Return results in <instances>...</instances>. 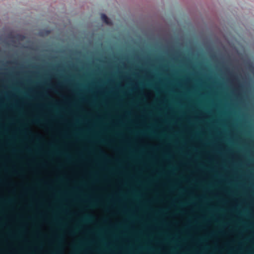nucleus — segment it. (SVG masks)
I'll return each instance as SVG.
<instances>
[{"mask_svg": "<svg viewBox=\"0 0 254 254\" xmlns=\"http://www.w3.org/2000/svg\"><path fill=\"white\" fill-rule=\"evenodd\" d=\"M101 19L102 21L106 23L107 24H111V21L107 17V16L105 14H102L101 16Z\"/></svg>", "mask_w": 254, "mask_h": 254, "instance_id": "1", "label": "nucleus"}, {"mask_svg": "<svg viewBox=\"0 0 254 254\" xmlns=\"http://www.w3.org/2000/svg\"><path fill=\"white\" fill-rule=\"evenodd\" d=\"M11 252L12 253H16V250H15V249H13L11 251Z\"/></svg>", "mask_w": 254, "mask_h": 254, "instance_id": "3", "label": "nucleus"}, {"mask_svg": "<svg viewBox=\"0 0 254 254\" xmlns=\"http://www.w3.org/2000/svg\"><path fill=\"white\" fill-rule=\"evenodd\" d=\"M50 33V31H41L39 32V34L42 36H44L45 35H47Z\"/></svg>", "mask_w": 254, "mask_h": 254, "instance_id": "2", "label": "nucleus"}]
</instances>
